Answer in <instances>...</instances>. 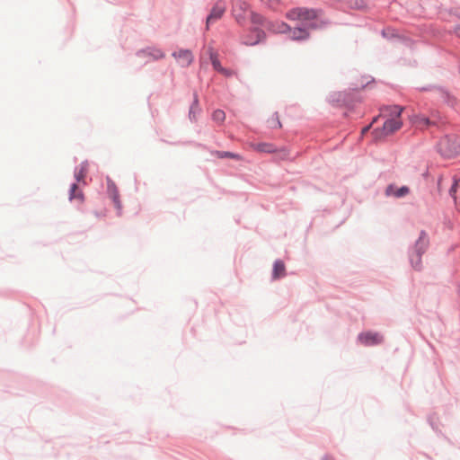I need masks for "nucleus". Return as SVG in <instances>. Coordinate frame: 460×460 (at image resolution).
Instances as JSON below:
<instances>
[{
    "label": "nucleus",
    "instance_id": "nucleus-6",
    "mask_svg": "<svg viewBox=\"0 0 460 460\" xmlns=\"http://www.w3.org/2000/svg\"><path fill=\"white\" fill-rule=\"evenodd\" d=\"M264 36L265 34L261 30L254 28L243 37L242 41L247 46H253L261 42L264 39Z\"/></svg>",
    "mask_w": 460,
    "mask_h": 460
},
{
    "label": "nucleus",
    "instance_id": "nucleus-18",
    "mask_svg": "<svg viewBox=\"0 0 460 460\" xmlns=\"http://www.w3.org/2000/svg\"><path fill=\"white\" fill-rule=\"evenodd\" d=\"M199 103H198V98H197V96H195L194 102L190 109V113H189L190 119L191 120H196L197 113H199Z\"/></svg>",
    "mask_w": 460,
    "mask_h": 460
},
{
    "label": "nucleus",
    "instance_id": "nucleus-26",
    "mask_svg": "<svg viewBox=\"0 0 460 460\" xmlns=\"http://www.w3.org/2000/svg\"><path fill=\"white\" fill-rule=\"evenodd\" d=\"M282 27H283V28L280 30V31H281V32H285V31H286V29H288V25H287V24H284V23L282 24Z\"/></svg>",
    "mask_w": 460,
    "mask_h": 460
},
{
    "label": "nucleus",
    "instance_id": "nucleus-27",
    "mask_svg": "<svg viewBox=\"0 0 460 460\" xmlns=\"http://www.w3.org/2000/svg\"><path fill=\"white\" fill-rule=\"evenodd\" d=\"M223 74L226 76H230L232 75V73L230 71H228L227 69H226L225 73H223Z\"/></svg>",
    "mask_w": 460,
    "mask_h": 460
},
{
    "label": "nucleus",
    "instance_id": "nucleus-4",
    "mask_svg": "<svg viewBox=\"0 0 460 460\" xmlns=\"http://www.w3.org/2000/svg\"><path fill=\"white\" fill-rule=\"evenodd\" d=\"M316 12L313 9L306 8H294L287 13L289 20H297L302 22H307L316 18Z\"/></svg>",
    "mask_w": 460,
    "mask_h": 460
},
{
    "label": "nucleus",
    "instance_id": "nucleus-8",
    "mask_svg": "<svg viewBox=\"0 0 460 460\" xmlns=\"http://www.w3.org/2000/svg\"><path fill=\"white\" fill-rule=\"evenodd\" d=\"M358 340L364 345H375L383 341V337L377 332H365L358 336Z\"/></svg>",
    "mask_w": 460,
    "mask_h": 460
},
{
    "label": "nucleus",
    "instance_id": "nucleus-10",
    "mask_svg": "<svg viewBox=\"0 0 460 460\" xmlns=\"http://www.w3.org/2000/svg\"><path fill=\"white\" fill-rule=\"evenodd\" d=\"M108 193H109V196L111 197V199L113 200L114 206L118 209L119 214H120L122 206H121V202L119 200V190H118L117 187L114 185V183H112V182L108 183Z\"/></svg>",
    "mask_w": 460,
    "mask_h": 460
},
{
    "label": "nucleus",
    "instance_id": "nucleus-2",
    "mask_svg": "<svg viewBox=\"0 0 460 460\" xmlns=\"http://www.w3.org/2000/svg\"><path fill=\"white\" fill-rule=\"evenodd\" d=\"M233 15L238 23H243L247 18H251L253 23H261V16L253 13L246 2L237 0L233 6Z\"/></svg>",
    "mask_w": 460,
    "mask_h": 460
},
{
    "label": "nucleus",
    "instance_id": "nucleus-17",
    "mask_svg": "<svg viewBox=\"0 0 460 460\" xmlns=\"http://www.w3.org/2000/svg\"><path fill=\"white\" fill-rule=\"evenodd\" d=\"M307 31L301 28H296L290 31V37L293 40H305L307 38Z\"/></svg>",
    "mask_w": 460,
    "mask_h": 460
},
{
    "label": "nucleus",
    "instance_id": "nucleus-22",
    "mask_svg": "<svg viewBox=\"0 0 460 460\" xmlns=\"http://www.w3.org/2000/svg\"><path fill=\"white\" fill-rule=\"evenodd\" d=\"M212 118L217 122H223L225 120L226 114L223 111L217 110L213 112Z\"/></svg>",
    "mask_w": 460,
    "mask_h": 460
},
{
    "label": "nucleus",
    "instance_id": "nucleus-19",
    "mask_svg": "<svg viewBox=\"0 0 460 460\" xmlns=\"http://www.w3.org/2000/svg\"><path fill=\"white\" fill-rule=\"evenodd\" d=\"M210 59H211V63H212V66H213V67H214V69H215V70H217V71H218V72H220V73H225L226 68H224V67L221 66V64H220L219 60H218V59H217V55H215V54H213V53H212V54L210 55Z\"/></svg>",
    "mask_w": 460,
    "mask_h": 460
},
{
    "label": "nucleus",
    "instance_id": "nucleus-3",
    "mask_svg": "<svg viewBox=\"0 0 460 460\" xmlns=\"http://www.w3.org/2000/svg\"><path fill=\"white\" fill-rule=\"evenodd\" d=\"M438 146L440 154L446 157H453L460 154V145L456 139L448 137L442 138Z\"/></svg>",
    "mask_w": 460,
    "mask_h": 460
},
{
    "label": "nucleus",
    "instance_id": "nucleus-13",
    "mask_svg": "<svg viewBox=\"0 0 460 460\" xmlns=\"http://www.w3.org/2000/svg\"><path fill=\"white\" fill-rule=\"evenodd\" d=\"M69 199H76L79 203H83L84 201V194L83 192L78 189L77 185L75 183L72 184L69 193Z\"/></svg>",
    "mask_w": 460,
    "mask_h": 460
},
{
    "label": "nucleus",
    "instance_id": "nucleus-1",
    "mask_svg": "<svg viewBox=\"0 0 460 460\" xmlns=\"http://www.w3.org/2000/svg\"><path fill=\"white\" fill-rule=\"evenodd\" d=\"M402 111L403 108L397 105L385 108L383 112L389 113L392 118L387 119L381 128H376L373 131L375 137L381 138L399 130L402 126L401 119Z\"/></svg>",
    "mask_w": 460,
    "mask_h": 460
},
{
    "label": "nucleus",
    "instance_id": "nucleus-16",
    "mask_svg": "<svg viewBox=\"0 0 460 460\" xmlns=\"http://www.w3.org/2000/svg\"><path fill=\"white\" fill-rule=\"evenodd\" d=\"M213 155H215L216 157L217 158H232V159H234V160H237V161H242L243 160V157L238 155V154H235V153H231V152H224V151H215L213 153Z\"/></svg>",
    "mask_w": 460,
    "mask_h": 460
},
{
    "label": "nucleus",
    "instance_id": "nucleus-14",
    "mask_svg": "<svg viewBox=\"0 0 460 460\" xmlns=\"http://www.w3.org/2000/svg\"><path fill=\"white\" fill-rule=\"evenodd\" d=\"M410 190L406 186H402L399 189H397L395 191H394L393 186H388L386 189V194L387 195H394V197L401 198L409 193Z\"/></svg>",
    "mask_w": 460,
    "mask_h": 460
},
{
    "label": "nucleus",
    "instance_id": "nucleus-23",
    "mask_svg": "<svg viewBox=\"0 0 460 460\" xmlns=\"http://www.w3.org/2000/svg\"><path fill=\"white\" fill-rule=\"evenodd\" d=\"M150 55L155 58V59H159V58H162L164 57V54L162 52V50L160 49H154L150 52Z\"/></svg>",
    "mask_w": 460,
    "mask_h": 460
},
{
    "label": "nucleus",
    "instance_id": "nucleus-9",
    "mask_svg": "<svg viewBox=\"0 0 460 460\" xmlns=\"http://www.w3.org/2000/svg\"><path fill=\"white\" fill-rule=\"evenodd\" d=\"M172 56L177 59L178 63L181 66H190L193 61V55L191 51L188 49H182L179 52H174Z\"/></svg>",
    "mask_w": 460,
    "mask_h": 460
},
{
    "label": "nucleus",
    "instance_id": "nucleus-25",
    "mask_svg": "<svg viewBox=\"0 0 460 460\" xmlns=\"http://www.w3.org/2000/svg\"><path fill=\"white\" fill-rule=\"evenodd\" d=\"M276 119H277V121H276L277 124L276 125H271V127L272 128H274V127L281 128V123L279 121L278 118Z\"/></svg>",
    "mask_w": 460,
    "mask_h": 460
},
{
    "label": "nucleus",
    "instance_id": "nucleus-15",
    "mask_svg": "<svg viewBox=\"0 0 460 460\" xmlns=\"http://www.w3.org/2000/svg\"><path fill=\"white\" fill-rule=\"evenodd\" d=\"M87 172H88V164L85 162V163H82L78 168H76L75 170V179L77 181H83L87 174Z\"/></svg>",
    "mask_w": 460,
    "mask_h": 460
},
{
    "label": "nucleus",
    "instance_id": "nucleus-21",
    "mask_svg": "<svg viewBox=\"0 0 460 460\" xmlns=\"http://www.w3.org/2000/svg\"><path fill=\"white\" fill-rule=\"evenodd\" d=\"M450 194L456 201L457 199H460V187L458 185V181H456L452 185L450 189Z\"/></svg>",
    "mask_w": 460,
    "mask_h": 460
},
{
    "label": "nucleus",
    "instance_id": "nucleus-12",
    "mask_svg": "<svg viewBox=\"0 0 460 460\" xmlns=\"http://www.w3.org/2000/svg\"><path fill=\"white\" fill-rule=\"evenodd\" d=\"M286 268L285 264L281 261H276L273 266L272 277L274 279L282 278L285 276Z\"/></svg>",
    "mask_w": 460,
    "mask_h": 460
},
{
    "label": "nucleus",
    "instance_id": "nucleus-5",
    "mask_svg": "<svg viewBox=\"0 0 460 460\" xmlns=\"http://www.w3.org/2000/svg\"><path fill=\"white\" fill-rule=\"evenodd\" d=\"M426 247L427 240L423 237H420L415 244L414 252L411 255V262L414 268H417L420 263V257L426 250Z\"/></svg>",
    "mask_w": 460,
    "mask_h": 460
},
{
    "label": "nucleus",
    "instance_id": "nucleus-28",
    "mask_svg": "<svg viewBox=\"0 0 460 460\" xmlns=\"http://www.w3.org/2000/svg\"><path fill=\"white\" fill-rule=\"evenodd\" d=\"M367 130H368V128H364L362 129V133H365Z\"/></svg>",
    "mask_w": 460,
    "mask_h": 460
},
{
    "label": "nucleus",
    "instance_id": "nucleus-7",
    "mask_svg": "<svg viewBox=\"0 0 460 460\" xmlns=\"http://www.w3.org/2000/svg\"><path fill=\"white\" fill-rule=\"evenodd\" d=\"M226 9V6L224 2H217L216 4L213 6L210 14L207 18V25L208 26L209 23L220 19L224 14Z\"/></svg>",
    "mask_w": 460,
    "mask_h": 460
},
{
    "label": "nucleus",
    "instance_id": "nucleus-24",
    "mask_svg": "<svg viewBox=\"0 0 460 460\" xmlns=\"http://www.w3.org/2000/svg\"><path fill=\"white\" fill-rule=\"evenodd\" d=\"M288 153L287 150L282 149V150L279 151V156L280 159H285V158L288 157Z\"/></svg>",
    "mask_w": 460,
    "mask_h": 460
},
{
    "label": "nucleus",
    "instance_id": "nucleus-20",
    "mask_svg": "<svg viewBox=\"0 0 460 460\" xmlns=\"http://www.w3.org/2000/svg\"><path fill=\"white\" fill-rule=\"evenodd\" d=\"M413 123L419 127V128H424V127H428L429 125V120L428 118L426 117H422V116H417L414 118L413 119Z\"/></svg>",
    "mask_w": 460,
    "mask_h": 460
},
{
    "label": "nucleus",
    "instance_id": "nucleus-11",
    "mask_svg": "<svg viewBox=\"0 0 460 460\" xmlns=\"http://www.w3.org/2000/svg\"><path fill=\"white\" fill-rule=\"evenodd\" d=\"M250 147L254 151L267 154L277 151V148L271 143H251Z\"/></svg>",
    "mask_w": 460,
    "mask_h": 460
}]
</instances>
